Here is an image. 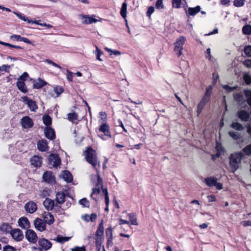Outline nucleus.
<instances>
[{
	"mask_svg": "<svg viewBox=\"0 0 251 251\" xmlns=\"http://www.w3.org/2000/svg\"><path fill=\"white\" fill-rule=\"evenodd\" d=\"M244 154L242 151L231 153L229 157V165L232 173L235 172L240 167Z\"/></svg>",
	"mask_w": 251,
	"mask_h": 251,
	"instance_id": "1",
	"label": "nucleus"
},
{
	"mask_svg": "<svg viewBox=\"0 0 251 251\" xmlns=\"http://www.w3.org/2000/svg\"><path fill=\"white\" fill-rule=\"evenodd\" d=\"M213 87L209 86L206 90V92L197 105V113L199 116L201 112L205 105L210 101L211 94L212 93Z\"/></svg>",
	"mask_w": 251,
	"mask_h": 251,
	"instance_id": "2",
	"label": "nucleus"
},
{
	"mask_svg": "<svg viewBox=\"0 0 251 251\" xmlns=\"http://www.w3.org/2000/svg\"><path fill=\"white\" fill-rule=\"evenodd\" d=\"M85 153L87 162L91 164L93 167L96 168L98 162L95 151L90 148L88 149Z\"/></svg>",
	"mask_w": 251,
	"mask_h": 251,
	"instance_id": "3",
	"label": "nucleus"
},
{
	"mask_svg": "<svg viewBox=\"0 0 251 251\" xmlns=\"http://www.w3.org/2000/svg\"><path fill=\"white\" fill-rule=\"evenodd\" d=\"M186 40V38L183 36H181L178 38L174 43V51L178 56H180L182 54V50L183 49V45L184 44Z\"/></svg>",
	"mask_w": 251,
	"mask_h": 251,
	"instance_id": "4",
	"label": "nucleus"
},
{
	"mask_svg": "<svg viewBox=\"0 0 251 251\" xmlns=\"http://www.w3.org/2000/svg\"><path fill=\"white\" fill-rule=\"evenodd\" d=\"M100 132L103 133V134H98L99 137L103 140H106L111 138V135L109 131V126L106 124H103L99 128Z\"/></svg>",
	"mask_w": 251,
	"mask_h": 251,
	"instance_id": "5",
	"label": "nucleus"
},
{
	"mask_svg": "<svg viewBox=\"0 0 251 251\" xmlns=\"http://www.w3.org/2000/svg\"><path fill=\"white\" fill-rule=\"evenodd\" d=\"M96 177H97V181L95 183L96 187L93 188L92 193L91 194V196L93 198V199H96V198L93 197V196L95 195H98L100 194L101 189H102L103 188L102 179L100 177L99 175L98 174H97Z\"/></svg>",
	"mask_w": 251,
	"mask_h": 251,
	"instance_id": "6",
	"label": "nucleus"
},
{
	"mask_svg": "<svg viewBox=\"0 0 251 251\" xmlns=\"http://www.w3.org/2000/svg\"><path fill=\"white\" fill-rule=\"evenodd\" d=\"M49 164L53 167L57 168L60 165L61 160L57 154H51L49 156Z\"/></svg>",
	"mask_w": 251,
	"mask_h": 251,
	"instance_id": "7",
	"label": "nucleus"
},
{
	"mask_svg": "<svg viewBox=\"0 0 251 251\" xmlns=\"http://www.w3.org/2000/svg\"><path fill=\"white\" fill-rule=\"evenodd\" d=\"M25 238L29 242L35 244L36 243L38 237L35 232L32 229H27L25 232Z\"/></svg>",
	"mask_w": 251,
	"mask_h": 251,
	"instance_id": "8",
	"label": "nucleus"
},
{
	"mask_svg": "<svg viewBox=\"0 0 251 251\" xmlns=\"http://www.w3.org/2000/svg\"><path fill=\"white\" fill-rule=\"evenodd\" d=\"M23 101L27 105L28 107L32 111H35L38 108L36 102L30 99L26 96H24L21 98Z\"/></svg>",
	"mask_w": 251,
	"mask_h": 251,
	"instance_id": "9",
	"label": "nucleus"
},
{
	"mask_svg": "<svg viewBox=\"0 0 251 251\" xmlns=\"http://www.w3.org/2000/svg\"><path fill=\"white\" fill-rule=\"evenodd\" d=\"M42 177L44 181L48 184L52 185L55 182V176L51 172H45L43 174Z\"/></svg>",
	"mask_w": 251,
	"mask_h": 251,
	"instance_id": "10",
	"label": "nucleus"
},
{
	"mask_svg": "<svg viewBox=\"0 0 251 251\" xmlns=\"http://www.w3.org/2000/svg\"><path fill=\"white\" fill-rule=\"evenodd\" d=\"M35 228L40 231H43L46 229V224L44 221L40 218H36L34 221Z\"/></svg>",
	"mask_w": 251,
	"mask_h": 251,
	"instance_id": "11",
	"label": "nucleus"
},
{
	"mask_svg": "<svg viewBox=\"0 0 251 251\" xmlns=\"http://www.w3.org/2000/svg\"><path fill=\"white\" fill-rule=\"evenodd\" d=\"M10 234L12 238L16 241H20L24 238L23 232L19 229H14L11 230Z\"/></svg>",
	"mask_w": 251,
	"mask_h": 251,
	"instance_id": "12",
	"label": "nucleus"
},
{
	"mask_svg": "<svg viewBox=\"0 0 251 251\" xmlns=\"http://www.w3.org/2000/svg\"><path fill=\"white\" fill-rule=\"evenodd\" d=\"M40 247L46 251L50 249L52 246L51 243L45 238L40 239L38 241Z\"/></svg>",
	"mask_w": 251,
	"mask_h": 251,
	"instance_id": "13",
	"label": "nucleus"
},
{
	"mask_svg": "<svg viewBox=\"0 0 251 251\" xmlns=\"http://www.w3.org/2000/svg\"><path fill=\"white\" fill-rule=\"evenodd\" d=\"M21 124L25 128L31 127L33 125L32 120L28 116H25L21 119Z\"/></svg>",
	"mask_w": 251,
	"mask_h": 251,
	"instance_id": "14",
	"label": "nucleus"
},
{
	"mask_svg": "<svg viewBox=\"0 0 251 251\" xmlns=\"http://www.w3.org/2000/svg\"><path fill=\"white\" fill-rule=\"evenodd\" d=\"M25 208L28 213H33L36 211L37 207L35 202L33 201H29L25 204Z\"/></svg>",
	"mask_w": 251,
	"mask_h": 251,
	"instance_id": "15",
	"label": "nucleus"
},
{
	"mask_svg": "<svg viewBox=\"0 0 251 251\" xmlns=\"http://www.w3.org/2000/svg\"><path fill=\"white\" fill-rule=\"evenodd\" d=\"M19 226L24 229L27 228L30 226V223L26 217L20 218L18 221Z\"/></svg>",
	"mask_w": 251,
	"mask_h": 251,
	"instance_id": "16",
	"label": "nucleus"
},
{
	"mask_svg": "<svg viewBox=\"0 0 251 251\" xmlns=\"http://www.w3.org/2000/svg\"><path fill=\"white\" fill-rule=\"evenodd\" d=\"M44 133L46 138L50 140H53L55 138V132L50 127H46Z\"/></svg>",
	"mask_w": 251,
	"mask_h": 251,
	"instance_id": "17",
	"label": "nucleus"
},
{
	"mask_svg": "<svg viewBox=\"0 0 251 251\" xmlns=\"http://www.w3.org/2000/svg\"><path fill=\"white\" fill-rule=\"evenodd\" d=\"M43 220L46 224L51 225L54 222V217L50 213L45 212L43 214Z\"/></svg>",
	"mask_w": 251,
	"mask_h": 251,
	"instance_id": "18",
	"label": "nucleus"
},
{
	"mask_svg": "<svg viewBox=\"0 0 251 251\" xmlns=\"http://www.w3.org/2000/svg\"><path fill=\"white\" fill-rule=\"evenodd\" d=\"M30 162L32 165L35 167L41 166L42 164V158L36 155L33 156L30 159Z\"/></svg>",
	"mask_w": 251,
	"mask_h": 251,
	"instance_id": "19",
	"label": "nucleus"
},
{
	"mask_svg": "<svg viewBox=\"0 0 251 251\" xmlns=\"http://www.w3.org/2000/svg\"><path fill=\"white\" fill-rule=\"evenodd\" d=\"M237 114L238 117L241 120L245 122H247L249 121L250 118V114L248 112L245 110H241L238 112Z\"/></svg>",
	"mask_w": 251,
	"mask_h": 251,
	"instance_id": "20",
	"label": "nucleus"
},
{
	"mask_svg": "<svg viewBox=\"0 0 251 251\" xmlns=\"http://www.w3.org/2000/svg\"><path fill=\"white\" fill-rule=\"evenodd\" d=\"M43 205L48 210H51L54 206V201L50 199L46 198L43 202Z\"/></svg>",
	"mask_w": 251,
	"mask_h": 251,
	"instance_id": "21",
	"label": "nucleus"
},
{
	"mask_svg": "<svg viewBox=\"0 0 251 251\" xmlns=\"http://www.w3.org/2000/svg\"><path fill=\"white\" fill-rule=\"evenodd\" d=\"M37 147L39 150L41 151H45L48 150V142L46 140L39 141L37 143Z\"/></svg>",
	"mask_w": 251,
	"mask_h": 251,
	"instance_id": "22",
	"label": "nucleus"
},
{
	"mask_svg": "<svg viewBox=\"0 0 251 251\" xmlns=\"http://www.w3.org/2000/svg\"><path fill=\"white\" fill-rule=\"evenodd\" d=\"M65 195L62 191L58 192L56 194L55 200L57 203L61 204L65 201Z\"/></svg>",
	"mask_w": 251,
	"mask_h": 251,
	"instance_id": "23",
	"label": "nucleus"
},
{
	"mask_svg": "<svg viewBox=\"0 0 251 251\" xmlns=\"http://www.w3.org/2000/svg\"><path fill=\"white\" fill-rule=\"evenodd\" d=\"M62 178L67 182H71L73 180L72 174L68 171H63L61 175Z\"/></svg>",
	"mask_w": 251,
	"mask_h": 251,
	"instance_id": "24",
	"label": "nucleus"
},
{
	"mask_svg": "<svg viewBox=\"0 0 251 251\" xmlns=\"http://www.w3.org/2000/svg\"><path fill=\"white\" fill-rule=\"evenodd\" d=\"M81 17L82 19L83 20L82 23L84 24L95 23L98 21L96 19L88 16L81 15Z\"/></svg>",
	"mask_w": 251,
	"mask_h": 251,
	"instance_id": "25",
	"label": "nucleus"
},
{
	"mask_svg": "<svg viewBox=\"0 0 251 251\" xmlns=\"http://www.w3.org/2000/svg\"><path fill=\"white\" fill-rule=\"evenodd\" d=\"M17 86L19 90L24 93H26L28 91L25 84L23 81L18 80L17 82Z\"/></svg>",
	"mask_w": 251,
	"mask_h": 251,
	"instance_id": "26",
	"label": "nucleus"
},
{
	"mask_svg": "<svg viewBox=\"0 0 251 251\" xmlns=\"http://www.w3.org/2000/svg\"><path fill=\"white\" fill-rule=\"evenodd\" d=\"M217 179L214 177H208L204 179V182L209 187L214 186Z\"/></svg>",
	"mask_w": 251,
	"mask_h": 251,
	"instance_id": "27",
	"label": "nucleus"
},
{
	"mask_svg": "<svg viewBox=\"0 0 251 251\" xmlns=\"http://www.w3.org/2000/svg\"><path fill=\"white\" fill-rule=\"evenodd\" d=\"M201 6H197L195 7L192 8V7H189L188 9V14L190 16H195L197 13H198L200 10H201Z\"/></svg>",
	"mask_w": 251,
	"mask_h": 251,
	"instance_id": "28",
	"label": "nucleus"
},
{
	"mask_svg": "<svg viewBox=\"0 0 251 251\" xmlns=\"http://www.w3.org/2000/svg\"><path fill=\"white\" fill-rule=\"evenodd\" d=\"M47 84V82L39 78L33 84V87L36 89H40Z\"/></svg>",
	"mask_w": 251,
	"mask_h": 251,
	"instance_id": "29",
	"label": "nucleus"
},
{
	"mask_svg": "<svg viewBox=\"0 0 251 251\" xmlns=\"http://www.w3.org/2000/svg\"><path fill=\"white\" fill-rule=\"evenodd\" d=\"M103 230H104L103 224V222L102 221L99 224L98 228L96 232V236L97 237L98 239H99V237H101L102 235H103Z\"/></svg>",
	"mask_w": 251,
	"mask_h": 251,
	"instance_id": "30",
	"label": "nucleus"
},
{
	"mask_svg": "<svg viewBox=\"0 0 251 251\" xmlns=\"http://www.w3.org/2000/svg\"><path fill=\"white\" fill-rule=\"evenodd\" d=\"M14 14H15L19 19L23 20L24 21L27 22L28 23H34V21L30 20L28 19L26 17H25L24 14L17 12H13Z\"/></svg>",
	"mask_w": 251,
	"mask_h": 251,
	"instance_id": "31",
	"label": "nucleus"
},
{
	"mask_svg": "<svg viewBox=\"0 0 251 251\" xmlns=\"http://www.w3.org/2000/svg\"><path fill=\"white\" fill-rule=\"evenodd\" d=\"M103 193L104 194L105 202L106 204V207L105 208V211L108 212L109 211L108 205L109 203V199L108 196V191L106 188L103 189Z\"/></svg>",
	"mask_w": 251,
	"mask_h": 251,
	"instance_id": "32",
	"label": "nucleus"
},
{
	"mask_svg": "<svg viewBox=\"0 0 251 251\" xmlns=\"http://www.w3.org/2000/svg\"><path fill=\"white\" fill-rule=\"evenodd\" d=\"M126 10H127V3L126 2L123 3L122 7L120 11L121 16L123 18H126Z\"/></svg>",
	"mask_w": 251,
	"mask_h": 251,
	"instance_id": "33",
	"label": "nucleus"
},
{
	"mask_svg": "<svg viewBox=\"0 0 251 251\" xmlns=\"http://www.w3.org/2000/svg\"><path fill=\"white\" fill-rule=\"evenodd\" d=\"M0 230L5 233L11 232V227L8 224L4 223L0 226Z\"/></svg>",
	"mask_w": 251,
	"mask_h": 251,
	"instance_id": "34",
	"label": "nucleus"
},
{
	"mask_svg": "<svg viewBox=\"0 0 251 251\" xmlns=\"http://www.w3.org/2000/svg\"><path fill=\"white\" fill-rule=\"evenodd\" d=\"M242 32L245 35H250L251 34V25H245L242 28Z\"/></svg>",
	"mask_w": 251,
	"mask_h": 251,
	"instance_id": "35",
	"label": "nucleus"
},
{
	"mask_svg": "<svg viewBox=\"0 0 251 251\" xmlns=\"http://www.w3.org/2000/svg\"><path fill=\"white\" fill-rule=\"evenodd\" d=\"M43 121L44 124L47 126V127H49L51 124V118L49 115H44L43 117Z\"/></svg>",
	"mask_w": 251,
	"mask_h": 251,
	"instance_id": "36",
	"label": "nucleus"
},
{
	"mask_svg": "<svg viewBox=\"0 0 251 251\" xmlns=\"http://www.w3.org/2000/svg\"><path fill=\"white\" fill-rule=\"evenodd\" d=\"M128 217L130 220V222L131 225H138V223L137 222L136 218L135 217L134 213H130L128 214Z\"/></svg>",
	"mask_w": 251,
	"mask_h": 251,
	"instance_id": "37",
	"label": "nucleus"
},
{
	"mask_svg": "<svg viewBox=\"0 0 251 251\" xmlns=\"http://www.w3.org/2000/svg\"><path fill=\"white\" fill-rule=\"evenodd\" d=\"M244 94L248 98L247 100L248 104L251 107V90H245L244 91Z\"/></svg>",
	"mask_w": 251,
	"mask_h": 251,
	"instance_id": "38",
	"label": "nucleus"
},
{
	"mask_svg": "<svg viewBox=\"0 0 251 251\" xmlns=\"http://www.w3.org/2000/svg\"><path fill=\"white\" fill-rule=\"evenodd\" d=\"M53 91L54 93L56 94V96L58 97L60 94H61L64 91V89L62 86L56 85L54 87Z\"/></svg>",
	"mask_w": 251,
	"mask_h": 251,
	"instance_id": "39",
	"label": "nucleus"
},
{
	"mask_svg": "<svg viewBox=\"0 0 251 251\" xmlns=\"http://www.w3.org/2000/svg\"><path fill=\"white\" fill-rule=\"evenodd\" d=\"M70 239V237L57 236L54 240L60 243H64V242L69 241Z\"/></svg>",
	"mask_w": 251,
	"mask_h": 251,
	"instance_id": "40",
	"label": "nucleus"
},
{
	"mask_svg": "<svg viewBox=\"0 0 251 251\" xmlns=\"http://www.w3.org/2000/svg\"><path fill=\"white\" fill-rule=\"evenodd\" d=\"M242 151L244 155H251V144L249 145H247L245 148H244L242 150Z\"/></svg>",
	"mask_w": 251,
	"mask_h": 251,
	"instance_id": "41",
	"label": "nucleus"
},
{
	"mask_svg": "<svg viewBox=\"0 0 251 251\" xmlns=\"http://www.w3.org/2000/svg\"><path fill=\"white\" fill-rule=\"evenodd\" d=\"M231 127L237 130L241 131L244 128L243 126L237 122H234L231 125Z\"/></svg>",
	"mask_w": 251,
	"mask_h": 251,
	"instance_id": "42",
	"label": "nucleus"
},
{
	"mask_svg": "<svg viewBox=\"0 0 251 251\" xmlns=\"http://www.w3.org/2000/svg\"><path fill=\"white\" fill-rule=\"evenodd\" d=\"M77 114L73 112V113H70L67 114V118L69 121L73 122L74 120H76L77 119Z\"/></svg>",
	"mask_w": 251,
	"mask_h": 251,
	"instance_id": "43",
	"label": "nucleus"
},
{
	"mask_svg": "<svg viewBox=\"0 0 251 251\" xmlns=\"http://www.w3.org/2000/svg\"><path fill=\"white\" fill-rule=\"evenodd\" d=\"M245 0H234L233 4L235 7H239L245 4Z\"/></svg>",
	"mask_w": 251,
	"mask_h": 251,
	"instance_id": "44",
	"label": "nucleus"
},
{
	"mask_svg": "<svg viewBox=\"0 0 251 251\" xmlns=\"http://www.w3.org/2000/svg\"><path fill=\"white\" fill-rule=\"evenodd\" d=\"M50 194V190L48 189H45L40 192V196L43 198H45L46 197L49 196Z\"/></svg>",
	"mask_w": 251,
	"mask_h": 251,
	"instance_id": "45",
	"label": "nucleus"
},
{
	"mask_svg": "<svg viewBox=\"0 0 251 251\" xmlns=\"http://www.w3.org/2000/svg\"><path fill=\"white\" fill-rule=\"evenodd\" d=\"M228 134L234 140H237L240 138V134L238 132L230 131Z\"/></svg>",
	"mask_w": 251,
	"mask_h": 251,
	"instance_id": "46",
	"label": "nucleus"
},
{
	"mask_svg": "<svg viewBox=\"0 0 251 251\" xmlns=\"http://www.w3.org/2000/svg\"><path fill=\"white\" fill-rule=\"evenodd\" d=\"M79 203L85 207H88L89 206V202L86 198H83L79 200Z\"/></svg>",
	"mask_w": 251,
	"mask_h": 251,
	"instance_id": "47",
	"label": "nucleus"
},
{
	"mask_svg": "<svg viewBox=\"0 0 251 251\" xmlns=\"http://www.w3.org/2000/svg\"><path fill=\"white\" fill-rule=\"evenodd\" d=\"M44 62L48 63L49 64L53 66L56 67L60 70L62 69V68L61 66H60L59 65L57 64L56 63H55V62H54L53 61H52V60H51L50 59H47L44 61Z\"/></svg>",
	"mask_w": 251,
	"mask_h": 251,
	"instance_id": "48",
	"label": "nucleus"
},
{
	"mask_svg": "<svg viewBox=\"0 0 251 251\" xmlns=\"http://www.w3.org/2000/svg\"><path fill=\"white\" fill-rule=\"evenodd\" d=\"M244 53L247 56L251 57V45H248L245 47Z\"/></svg>",
	"mask_w": 251,
	"mask_h": 251,
	"instance_id": "49",
	"label": "nucleus"
},
{
	"mask_svg": "<svg viewBox=\"0 0 251 251\" xmlns=\"http://www.w3.org/2000/svg\"><path fill=\"white\" fill-rule=\"evenodd\" d=\"M105 50L109 52H110V55L114 54L115 55H119L121 54V52L116 50H112V49L108 48H105Z\"/></svg>",
	"mask_w": 251,
	"mask_h": 251,
	"instance_id": "50",
	"label": "nucleus"
},
{
	"mask_svg": "<svg viewBox=\"0 0 251 251\" xmlns=\"http://www.w3.org/2000/svg\"><path fill=\"white\" fill-rule=\"evenodd\" d=\"M106 236L107 238H113V231L111 227L106 229Z\"/></svg>",
	"mask_w": 251,
	"mask_h": 251,
	"instance_id": "51",
	"label": "nucleus"
},
{
	"mask_svg": "<svg viewBox=\"0 0 251 251\" xmlns=\"http://www.w3.org/2000/svg\"><path fill=\"white\" fill-rule=\"evenodd\" d=\"M97 53V59L100 61H102L100 56L103 54V52L99 49L97 46H96Z\"/></svg>",
	"mask_w": 251,
	"mask_h": 251,
	"instance_id": "52",
	"label": "nucleus"
},
{
	"mask_svg": "<svg viewBox=\"0 0 251 251\" xmlns=\"http://www.w3.org/2000/svg\"><path fill=\"white\" fill-rule=\"evenodd\" d=\"M155 7L157 9H162L164 7L163 0H157L155 3Z\"/></svg>",
	"mask_w": 251,
	"mask_h": 251,
	"instance_id": "53",
	"label": "nucleus"
},
{
	"mask_svg": "<svg viewBox=\"0 0 251 251\" xmlns=\"http://www.w3.org/2000/svg\"><path fill=\"white\" fill-rule=\"evenodd\" d=\"M244 79L247 84H250L251 83V76L248 74H245L244 75Z\"/></svg>",
	"mask_w": 251,
	"mask_h": 251,
	"instance_id": "54",
	"label": "nucleus"
},
{
	"mask_svg": "<svg viewBox=\"0 0 251 251\" xmlns=\"http://www.w3.org/2000/svg\"><path fill=\"white\" fill-rule=\"evenodd\" d=\"M3 251H16V249L10 245H6L3 247Z\"/></svg>",
	"mask_w": 251,
	"mask_h": 251,
	"instance_id": "55",
	"label": "nucleus"
},
{
	"mask_svg": "<svg viewBox=\"0 0 251 251\" xmlns=\"http://www.w3.org/2000/svg\"><path fill=\"white\" fill-rule=\"evenodd\" d=\"M71 251H86L85 247L84 246H82L81 247H75V248H72L71 249Z\"/></svg>",
	"mask_w": 251,
	"mask_h": 251,
	"instance_id": "56",
	"label": "nucleus"
},
{
	"mask_svg": "<svg viewBox=\"0 0 251 251\" xmlns=\"http://www.w3.org/2000/svg\"><path fill=\"white\" fill-rule=\"evenodd\" d=\"M223 88L228 92H232L236 89L235 87H231L227 85H223Z\"/></svg>",
	"mask_w": 251,
	"mask_h": 251,
	"instance_id": "57",
	"label": "nucleus"
},
{
	"mask_svg": "<svg viewBox=\"0 0 251 251\" xmlns=\"http://www.w3.org/2000/svg\"><path fill=\"white\" fill-rule=\"evenodd\" d=\"M154 11V7L153 6H150L148 8V11L146 12L147 16L150 17Z\"/></svg>",
	"mask_w": 251,
	"mask_h": 251,
	"instance_id": "58",
	"label": "nucleus"
},
{
	"mask_svg": "<svg viewBox=\"0 0 251 251\" xmlns=\"http://www.w3.org/2000/svg\"><path fill=\"white\" fill-rule=\"evenodd\" d=\"M34 24H36L37 25H40L42 26H45L47 27L48 28H51L52 27V26L50 24H47L46 23H43V24H39V21H36V20L34 21Z\"/></svg>",
	"mask_w": 251,
	"mask_h": 251,
	"instance_id": "59",
	"label": "nucleus"
},
{
	"mask_svg": "<svg viewBox=\"0 0 251 251\" xmlns=\"http://www.w3.org/2000/svg\"><path fill=\"white\" fill-rule=\"evenodd\" d=\"M67 79L69 81H73V74L72 72H70L68 70H67Z\"/></svg>",
	"mask_w": 251,
	"mask_h": 251,
	"instance_id": "60",
	"label": "nucleus"
},
{
	"mask_svg": "<svg viewBox=\"0 0 251 251\" xmlns=\"http://www.w3.org/2000/svg\"><path fill=\"white\" fill-rule=\"evenodd\" d=\"M28 76V74L26 72H25L20 76V77L18 79V80L24 81L27 78Z\"/></svg>",
	"mask_w": 251,
	"mask_h": 251,
	"instance_id": "61",
	"label": "nucleus"
},
{
	"mask_svg": "<svg viewBox=\"0 0 251 251\" xmlns=\"http://www.w3.org/2000/svg\"><path fill=\"white\" fill-rule=\"evenodd\" d=\"M11 40H15L18 41H21V36L19 35H13L10 37Z\"/></svg>",
	"mask_w": 251,
	"mask_h": 251,
	"instance_id": "62",
	"label": "nucleus"
},
{
	"mask_svg": "<svg viewBox=\"0 0 251 251\" xmlns=\"http://www.w3.org/2000/svg\"><path fill=\"white\" fill-rule=\"evenodd\" d=\"M244 64L248 68H251V60L247 59L244 61Z\"/></svg>",
	"mask_w": 251,
	"mask_h": 251,
	"instance_id": "63",
	"label": "nucleus"
},
{
	"mask_svg": "<svg viewBox=\"0 0 251 251\" xmlns=\"http://www.w3.org/2000/svg\"><path fill=\"white\" fill-rule=\"evenodd\" d=\"M97 218V214L95 213H92L90 215H89V221L93 222L96 220Z\"/></svg>",
	"mask_w": 251,
	"mask_h": 251,
	"instance_id": "64",
	"label": "nucleus"
}]
</instances>
